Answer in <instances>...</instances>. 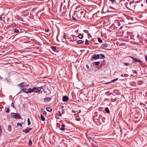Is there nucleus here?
Here are the masks:
<instances>
[{"mask_svg": "<svg viewBox=\"0 0 147 147\" xmlns=\"http://www.w3.org/2000/svg\"><path fill=\"white\" fill-rule=\"evenodd\" d=\"M105 109L107 113H110L108 107L105 108Z\"/></svg>", "mask_w": 147, "mask_h": 147, "instance_id": "nucleus-24", "label": "nucleus"}, {"mask_svg": "<svg viewBox=\"0 0 147 147\" xmlns=\"http://www.w3.org/2000/svg\"><path fill=\"white\" fill-rule=\"evenodd\" d=\"M78 36L79 38L80 39H82L83 37V35L81 34H79Z\"/></svg>", "mask_w": 147, "mask_h": 147, "instance_id": "nucleus-25", "label": "nucleus"}, {"mask_svg": "<svg viewBox=\"0 0 147 147\" xmlns=\"http://www.w3.org/2000/svg\"><path fill=\"white\" fill-rule=\"evenodd\" d=\"M122 129H120V131L121 132V134H122Z\"/></svg>", "mask_w": 147, "mask_h": 147, "instance_id": "nucleus-55", "label": "nucleus"}, {"mask_svg": "<svg viewBox=\"0 0 147 147\" xmlns=\"http://www.w3.org/2000/svg\"><path fill=\"white\" fill-rule=\"evenodd\" d=\"M9 108H7L6 110V112L7 113H9Z\"/></svg>", "mask_w": 147, "mask_h": 147, "instance_id": "nucleus-45", "label": "nucleus"}, {"mask_svg": "<svg viewBox=\"0 0 147 147\" xmlns=\"http://www.w3.org/2000/svg\"><path fill=\"white\" fill-rule=\"evenodd\" d=\"M143 6V4H141V6H142H142Z\"/></svg>", "mask_w": 147, "mask_h": 147, "instance_id": "nucleus-56", "label": "nucleus"}, {"mask_svg": "<svg viewBox=\"0 0 147 147\" xmlns=\"http://www.w3.org/2000/svg\"><path fill=\"white\" fill-rule=\"evenodd\" d=\"M110 7L111 8H112V7L111 6H110Z\"/></svg>", "mask_w": 147, "mask_h": 147, "instance_id": "nucleus-60", "label": "nucleus"}, {"mask_svg": "<svg viewBox=\"0 0 147 147\" xmlns=\"http://www.w3.org/2000/svg\"><path fill=\"white\" fill-rule=\"evenodd\" d=\"M61 4H64L66 3H67L68 0H61Z\"/></svg>", "mask_w": 147, "mask_h": 147, "instance_id": "nucleus-16", "label": "nucleus"}, {"mask_svg": "<svg viewBox=\"0 0 147 147\" xmlns=\"http://www.w3.org/2000/svg\"><path fill=\"white\" fill-rule=\"evenodd\" d=\"M133 73L136 74H137V71H135V70H134V71H133Z\"/></svg>", "mask_w": 147, "mask_h": 147, "instance_id": "nucleus-49", "label": "nucleus"}, {"mask_svg": "<svg viewBox=\"0 0 147 147\" xmlns=\"http://www.w3.org/2000/svg\"><path fill=\"white\" fill-rule=\"evenodd\" d=\"M14 32L16 33H18L19 32V30L18 29H15L14 30Z\"/></svg>", "mask_w": 147, "mask_h": 147, "instance_id": "nucleus-35", "label": "nucleus"}, {"mask_svg": "<svg viewBox=\"0 0 147 147\" xmlns=\"http://www.w3.org/2000/svg\"><path fill=\"white\" fill-rule=\"evenodd\" d=\"M99 57H100V59H103L105 58V56L102 54H99Z\"/></svg>", "mask_w": 147, "mask_h": 147, "instance_id": "nucleus-15", "label": "nucleus"}, {"mask_svg": "<svg viewBox=\"0 0 147 147\" xmlns=\"http://www.w3.org/2000/svg\"><path fill=\"white\" fill-rule=\"evenodd\" d=\"M32 129L31 128H29L28 127H27L26 129L22 130V131L25 134H27L29 133Z\"/></svg>", "mask_w": 147, "mask_h": 147, "instance_id": "nucleus-8", "label": "nucleus"}, {"mask_svg": "<svg viewBox=\"0 0 147 147\" xmlns=\"http://www.w3.org/2000/svg\"><path fill=\"white\" fill-rule=\"evenodd\" d=\"M111 83V82H107L105 83V84H109V83Z\"/></svg>", "mask_w": 147, "mask_h": 147, "instance_id": "nucleus-52", "label": "nucleus"}, {"mask_svg": "<svg viewBox=\"0 0 147 147\" xmlns=\"http://www.w3.org/2000/svg\"><path fill=\"white\" fill-rule=\"evenodd\" d=\"M86 66L87 68L88 69V70H89V65H86Z\"/></svg>", "mask_w": 147, "mask_h": 147, "instance_id": "nucleus-43", "label": "nucleus"}, {"mask_svg": "<svg viewBox=\"0 0 147 147\" xmlns=\"http://www.w3.org/2000/svg\"><path fill=\"white\" fill-rule=\"evenodd\" d=\"M123 26H120L121 27L119 28V30H121V29H122L123 28Z\"/></svg>", "mask_w": 147, "mask_h": 147, "instance_id": "nucleus-48", "label": "nucleus"}, {"mask_svg": "<svg viewBox=\"0 0 147 147\" xmlns=\"http://www.w3.org/2000/svg\"><path fill=\"white\" fill-rule=\"evenodd\" d=\"M7 129L9 131H11V126L10 125H8Z\"/></svg>", "mask_w": 147, "mask_h": 147, "instance_id": "nucleus-19", "label": "nucleus"}, {"mask_svg": "<svg viewBox=\"0 0 147 147\" xmlns=\"http://www.w3.org/2000/svg\"><path fill=\"white\" fill-rule=\"evenodd\" d=\"M124 76L125 77H127L129 75L127 74H124Z\"/></svg>", "mask_w": 147, "mask_h": 147, "instance_id": "nucleus-47", "label": "nucleus"}, {"mask_svg": "<svg viewBox=\"0 0 147 147\" xmlns=\"http://www.w3.org/2000/svg\"><path fill=\"white\" fill-rule=\"evenodd\" d=\"M85 44L86 45H88L89 44V43L88 42V40L87 39H86V41H85Z\"/></svg>", "mask_w": 147, "mask_h": 147, "instance_id": "nucleus-37", "label": "nucleus"}, {"mask_svg": "<svg viewBox=\"0 0 147 147\" xmlns=\"http://www.w3.org/2000/svg\"><path fill=\"white\" fill-rule=\"evenodd\" d=\"M51 97L49 98H46L44 99V101L45 103H47L49 102L51 100Z\"/></svg>", "mask_w": 147, "mask_h": 147, "instance_id": "nucleus-10", "label": "nucleus"}, {"mask_svg": "<svg viewBox=\"0 0 147 147\" xmlns=\"http://www.w3.org/2000/svg\"><path fill=\"white\" fill-rule=\"evenodd\" d=\"M98 42L100 43H102V40L100 38H98Z\"/></svg>", "mask_w": 147, "mask_h": 147, "instance_id": "nucleus-30", "label": "nucleus"}, {"mask_svg": "<svg viewBox=\"0 0 147 147\" xmlns=\"http://www.w3.org/2000/svg\"><path fill=\"white\" fill-rule=\"evenodd\" d=\"M102 115H100L99 117H98V119H100V118H102Z\"/></svg>", "mask_w": 147, "mask_h": 147, "instance_id": "nucleus-44", "label": "nucleus"}, {"mask_svg": "<svg viewBox=\"0 0 147 147\" xmlns=\"http://www.w3.org/2000/svg\"><path fill=\"white\" fill-rule=\"evenodd\" d=\"M38 88H40V89H41L42 88V86H41L40 87H38Z\"/></svg>", "mask_w": 147, "mask_h": 147, "instance_id": "nucleus-54", "label": "nucleus"}, {"mask_svg": "<svg viewBox=\"0 0 147 147\" xmlns=\"http://www.w3.org/2000/svg\"><path fill=\"white\" fill-rule=\"evenodd\" d=\"M146 103L147 104V102Z\"/></svg>", "mask_w": 147, "mask_h": 147, "instance_id": "nucleus-62", "label": "nucleus"}, {"mask_svg": "<svg viewBox=\"0 0 147 147\" xmlns=\"http://www.w3.org/2000/svg\"><path fill=\"white\" fill-rule=\"evenodd\" d=\"M129 63H125L124 65L125 66H127L129 65Z\"/></svg>", "mask_w": 147, "mask_h": 147, "instance_id": "nucleus-41", "label": "nucleus"}, {"mask_svg": "<svg viewBox=\"0 0 147 147\" xmlns=\"http://www.w3.org/2000/svg\"><path fill=\"white\" fill-rule=\"evenodd\" d=\"M30 119L29 118H28L27 119V124L28 125H30Z\"/></svg>", "mask_w": 147, "mask_h": 147, "instance_id": "nucleus-26", "label": "nucleus"}, {"mask_svg": "<svg viewBox=\"0 0 147 147\" xmlns=\"http://www.w3.org/2000/svg\"><path fill=\"white\" fill-rule=\"evenodd\" d=\"M108 46L107 44H102L101 45V47H107Z\"/></svg>", "mask_w": 147, "mask_h": 147, "instance_id": "nucleus-18", "label": "nucleus"}, {"mask_svg": "<svg viewBox=\"0 0 147 147\" xmlns=\"http://www.w3.org/2000/svg\"><path fill=\"white\" fill-rule=\"evenodd\" d=\"M101 120L103 122L105 123V118L104 117H102Z\"/></svg>", "mask_w": 147, "mask_h": 147, "instance_id": "nucleus-32", "label": "nucleus"}, {"mask_svg": "<svg viewBox=\"0 0 147 147\" xmlns=\"http://www.w3.org/2000/svg\"><path fill=\"white\" fill-rule=\"evenodd\" d=\"M61 109H62L61 111V113L63 114L65 113V111L64 109H63V108H64L63 106H62L61 107Z\"/></svg>", "mask_w": 147, "mask_h": 147, "instance_id": "nucleus-27", "label": "nucleus"}, {"mask_svg": "<svg viewBox=\"0 0 147 147\" xmlns=\"http://www.w3.org/2000/svg\"><path fill=\"white\" fill-rule=\"evenodd\" d=\"M74 16H75V15H74V16H72V18L73 19L75 20H77L76 19Z\"/></svg>", "mask_w": 147, "mask_h": 147, "instance_id": "nucleus-39", "label": "nucleus"}, {"mask_svg": "<svg viewBox=\"0 0 147 147\" xmlns=\"http://www.w3.org/2000/svg\"><path fill=\"white\" fill-rule=\"evenodd\" d=\"M136 5H135V7L136 6Z\"/></svg>", "mask_w": 147, "mask_h": 147, "instance_id": "nucleus-61", "label": "nucleus"}, {"mask_svg": "<svg viewBox=\"0 0 147 147\" xmlns=\"http://www.w3.org/2000/svg\"><path fill=\"white\" fill-rule=\"evenodd\" d=\"M58 113H59V115H58V116H59V117H61L62 116V114L61 113L60 111H58Z\"/></svg>", "mask_w": 147, "mask_h": 147, "instance_id": "nucleus-36", "label": "nucleus"}, {"mask_svg": "<svg viewBox=\"0 0 147 147\" xmlns=\"http://www.w3.org/2000/svg\"><path fill=\"white\" fill-rule=\"evenodd\" d=\"M65 125H64V124H62L61 126V127H59L60 128V130H61L62 131H64L66 129L65 128Z\"/></svg>", "mask_w": 147, "mask_h": 147, "instance_id": "nucleus-14", "label": "nucleus"}, {"mask_svg": "<svg viewBox=\"0 0 147 147\" xmlns=\"http://www.w3.org/2000/svg\"><path fill=\"white\" fill-rule=\"evenodd\" d=\"M77 16H78L79 17L82 18L85 17V12L84 11H78L77 13Z\"/></svg>", "mask_w": 147, "mask_h": 147, "instance_id": "nucleus-2", "label": "nucleus"}, {"mask_svg": "<svg viewBox=\"0 0 147 147\" xmlns=\"http://www.w3.org/2000/svg\"><path fill=\"white\" fill-rule=\"evenodd\" d=\"M131 57L133 59L134 61L136 62H138L140 63H142V61L139 59H138L136 58L133 57Z\"/></svg>", "mask_w": 147, "mask_h": 147, "instance_id": "nucleus-9", "label": "nucleus"}, {"mask_svg": "<svg viewBox=\"0 0 147 147\" xmlns=\"http://www.w3.org/2000/svg\"><path fill=\"white\" fill-rule=\"evenodd\" d=\"M32 142L31 140H30L29 141V142H28V145L30 146L31 145H32Z\"/></svg>", "mask_w": 147, "mask_h": 147, "instance_id": "nucleus-34", "label": "nucleus"}, {"mask_svg": "<svg viewBox=\"0 0 147 147\" xmlns=\"http://www.w3.org/2000/svg\"><path fill=\"white\" fill-rule=\"evenodd\" d=\"M99 55V54H94L92 57L91 58V61H94L100 59Z\"/></svg>", "mask_w": 147, "mask_h": 147, "instance_id": "nucleus-3", "label": "nucleus"}, {"mask_svg": "<svg viewBox=\"0 0 147 147\" xmlns=\"http://www.w3.org/2000/svg\"><path fill=\"white\" fill-rule=\"evenodd\" d=\"M40 117L42 121H44L45 120V118L41 114H40Z\"/></svg>", "mask_w": 147, "mask_h": 147, "instance_id": "nucleus-17", "label": "nucleus"}, {"mask_svg": "<svg viewBox=\"0 0 147 147\" xmlns=\"http://www.w3.org/2000/svg\"><path fill=\"white\" fill-rule=\"evenodd\" d=\"M49 30H46V32H49Z\"/></svg>", "mask_w": 147, "mask_h": 147, "instance_id": "nucleus-53", "label": "nucleus"}, {"mask_svg": "<svg viewBox=\"0 0 147 147\" xmlns=\"http://www.w3.org/2000/svg\"><path fill=\"white\" fill-rule=\"evenodd\" d=\"M11 116L13 118L16 119H20L21 118L20 115L18 113H12L11 114Z\"/></svg>", "mask_w": 147, "mask_h": 147, "instance_id": "nucleus-1", "label": "nucleus"}, {"mask_svg": "<svg viewBox=\"0 0 147 147\" xmlns=\"http://www.w3.org/2000/svg\"><path fill=\"white\" fill-rule=\"evenodd\" d=\"M11 106L12 107L14 108V105L13 102H12V103H11Z\"/></svg>", "mask_w": 147, "mask_h": 147, "instance_id": "nucleus-42", "label": "nucleus"}, {"mask_svg": "<svg viewBox=\"0 0 147 147\" xmlns=\"http://www.w3.org/2000/svg\"><path fill=\"white\" fill-rule=\"evenodd\" d=\"M115 24L118 26H124V22H122L119 20H116L115 21Z\"/></svg>", "mask_w": 147, "mask_h": 147, "instance_id": "nucleus-4", "label": "nucleus"}, {"mask_svg": "<svg viewBox=\"0 0 147 147\" xmlns=\"http://www.w3.org/2000/svg\"><path fill=\"white\" fill-rule=\"evenodd\" d=\"M100 63L99 61H97L95 62L94 64L96 66H98L100 65Z\"/></svg>", "mask_w": 147, "mask_h": 147, "instance_id": "nucleus-22", "label": "nucleus"}, {"mask_svg": "<svg viewBox=\"0 0 147 147\" xmlns=\"http://www.w3.org/2000/svg\"><path fill=\"white\" fill-rule=\"evenodd\" d=\"M23 122H21L20 123H17V125L18 126L20 125V127H22V125L23 124Z\"/></svg>", "mask_w": 147, "mask_h": 147, "instance_id": "nucleus-23", "label": "nucleus"}, {"mask_svg": "<svg viewBox=\"0 0 147 147\" xmlns=\"http://www.w3.org/2000/svg\"><path fill=\"white\" fill-rule=\"evenodd\" d=\"M0 19L1 20H3L2 17L1 16L0 17Z\"/></svg>", "mask_w": 147, "mask_h": 147, "instance_id": "nucleus-51", "label": "nucleus"}, {"mask_svg": "<svg viewBox=\"0 0 147 147\" xmlns=\"http://www.w3.org/2000/svg\"><path fill=\"white\" fill-rule=\"evenodd\" d=\"M146 3H147V0H146Z\"/></svg>", "mask_w": 147, "mask_h": 147, "instance_id": "nucleus-58", "label": "nucleus"}, {"mask_svg": "<svg viewBox=\"0 0 147 147\" xmlns=\"http://www.w3.org/2000/svg\"><path fill=\"white\" fill-rule=\"evenodd\" d=\"M52 49L54 51H55L56 50V48L55 47H52Z\"/></svg>", "mask_w": 147, "mask_h": 147, "instance_id": "nucleus-31", "label": "nucleus"}, {"mask_svg": "<svg viewBox=\"0 0 147 147\" xmlns=\"http://www.w3.org/2000/svg\"><path fill=\"white\" fill-rule=\"evenodd\" d=\"M31 91H32V92H35L36 93H40L42 92V91L38 89L37 88L34 87L31 89Z\"/></svg>", "mask_w": 147, "mask_h": 147, "instance_id": "nucleus-6", "label": "nucleus"}, {"mask_svg": "<svg viewBox=\"0 0 147 147\" xmlns=\"http://www.w3.org/2000/svg\"><path fill=\"white\" fill-rule=\"evenodd\" d=\"M145 59L146 61L147 62V56L146 55H145Z\"/></svg>", "mask_w": 147, "mask_h": 147, "instance_id": "nucleus-46", "label": "nucleus"}, {"mask_svg": "<svg viewBox=\"0 0 147 147\" xmlns=\"http://www.w3.org/2000/svg\"><path fill=\"white\" fill-rule=\"evenodd\" d=\"M118 80V78H116L115 79H114L113 80H112V81H111V82H115L116 81Z\"/></svg>", "mask_w": 147, "mask_h": 147, "instance_id": "nucleus-33", "label": "nucleus"}, {"mask_svg": "<svg viewBox=\"0 0 147 147\" xmlns=\"http://www.w3.org/2000/svg\"><path fill=\"white\" fill-rule=\"evenodd\" d=\"M72 36L73 37V38H75L76 37V36L74 35H72Z\"/></svg>", "mask_w": 147, "mask_h": 147, "instance_id": "nucleus-50", "label": "nucleus"}, {"mask_svg": "<svg viewBox=\"0 0 147 147\" xmlns=\"http://www.w3.org/2000/svg\"><path fill=\"white\" fill-rule=\"evenodd\" d=\"M74 110H72V112H74Z\"/></svg>", "mask_w": 147, "mask_h": 147, "instance_id": "nucleus-59", "label": "nucleus"}, {"mask_svg": "<svg viewBox=\"0 0 147 147\" xmlns=\"http://www.w3.org/2000/svg\"><path fill=\"white\" fill-rule=\"evenodd\" d=\"M93 118H95L97 120L98 119V113L96 111L94 113Z\"/></svg>", "mask_w": 147, "mask_h": 147, "instance_id": "nucleus-13", "label": "nucleus"}, {"mask_svg": "<svg viewBox=\"0 0 147 147\" xmlns=\"http://www.w3.org/2000/svg\"><path fill=\"white\" fill-rule=\"evenodd\" d=\"M66 34H65V33H64V36H63V38L64 39H66Z\"/></svg>", "mask_w": 147, "mask_h": 147, "instance_id": "nucleus-38", "label": "nucleus"}, {"mask_svg": "<svg viewBox=\"0 0 147 147\" xmlns=\"http://www.w3.org/2000/svg\"><path fill=\"white\" fill-rule=\"evenodd\" d=\"M76 121H80L81 120V119L80 117H79V118H76Z\"/></svg>", "mask_w": 147, "mask_h": 147, "instance_id": "nucleus-40", "label": "nucleus"}, {"mask_svg": "<svg viewBox=\"0 0 147 147\" xmlns=\"http://www.w3.org/2000/svg\"><path fill=\"white\" fill-rule=\"evenodd\" d=\"M46 110L49 112H51L52 111V109L50 107H48L47 108Z\"/></svg>", "mask_w": 147, "mask_h": 147, "instance_id": "nucleus-21", "label": "nucleus"}, {"mask_svg": "<svg viewBox=\"0 0 147 147\" xmlns=\"http://www.w3.org/2000/svg\"><path fill=\"white\" fill-rule=\"evenodd\" d=\"M123 74H122V75H121V77H123Z\"/></svg>", "mask_w": 147, "mask_h": 147, "instance_id": "nucleus-57", "label": "nucleus"}, {"mask_svg": "<svg viewBox=\"0 0 147 147\" xmlns=\"http://www.w3.org/2000/svg\"><path fill=\"white\" fill-rule=\"evenodd\" d=\"M110 1L113 4H115L117 3L116 1L115 0H110Z\"/></svg>", "mask_w": 147, "mask_h": 147, "instance_id": "nucleus-28", "label": "nucleus"}, {"mask_svg": "<svg viewBox=\"0 0 147 147\" xmlns=\"http://www.w3.org/2000/svg\"><path fill=\"white\" fill-rule=\"evenodd\" d=\"M63 6V8L64 9H66L67 8H68L69 7L67 3H66L64 4H61V8Z\"/></svg>", "mask_w": 147, "mask_h": 147, "instance_id": "nucleus-7", "label": "nucleus"}, {"mask_svg": "<svg viewBox=\"0 0 147 147\" xmlns=\"http://www.w3.org/2000/svg\"><path fill=\"white\" fill-rule=\"evenodd\" d=\"M77 43L78 44H80L82 43L83 42V41L82 40H78V41H77Z\"/></svg>", "mask_w": 147, "mask_h": 147, "instance_id": "nucleus-29", "label": "nucleus"}, {"mask_svg": "<svg viewBox=\"0 0 147 147\" xmlns=\"http://www.w3.org/2000/svg\"><path fill=\"white\" fill-rule=\"evenodd\" d=\"M69 100V97L66 96H63V101L64 102H66Z\"/></svg>", "mask_w": 147, "mask_h": 147, "instance_id": "nucleus-12", "label": "nucleus"}, {"mask_svg": "<svg viewBox=\"0 0 147 147\" xmlns=\"http://www.w3.org/2000/svg\"><path fill=\"white\" fill-rule=\"evenodd\" d=\"M74 1V0H68V4L69 5H69H72V6H73L75 4L74 3H73V1Z\"/></svg>", "mask_w": 147, "mask_h": 147, "instance_id": "nucleus-11", "label": "nucleus"}, {"mask_svg": "<svg viewBox=\"0 0 147 147\" xmlns=\"http://www.w3.org/2000/svg\"><path fill=\"white\" fill-rule=\"evenodd\" d=\"M22 91L26 93H31L32 91H31V88H29L28 89L24 88L22 90H21L20 92H21Z\"/></svg>", "mask_w": 147, "mask_h": 147, "instance_id": "nucleus-5", "label": "nucleus"}, {"mask_svg": "<svg viewBox=\"0 0 147 147\" xmlns=\"http://www.w3.org/2000/svg\"><path fill=\"white\" fill-rule=\"evenodd\" d=\"M18 85L20 87H24V82H22L20 84H19Z\"/></svg>", "mask_w": 147, "mask_h": 147, "instance_id": "nucleus-20", "label": "nucleus"}]
</instances>
